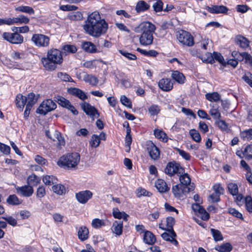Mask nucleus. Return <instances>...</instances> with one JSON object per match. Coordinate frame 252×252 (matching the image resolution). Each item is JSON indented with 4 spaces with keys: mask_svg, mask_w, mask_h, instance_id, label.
<instances>
[{
    "mask_svg": "<svg viewBox=\"0 0 252 252\" xmlns=\"http://www.w3.org/2000/svg\"><path fill=\"white\" fill-rule=\"evenodd\" d=\"M213 190L215 193L220 196L224 192V189L220 183H216L213 186Z\"/></svg>",
    "mask_w": 252,
    "mask_h": 252,
    "instance_id": "603ef678",
    "label": "nucleus"
},
{
    "mask_svg": "<svg viewBox=\"0 0 252 252\" xmlns=\"http://www.w3.org/2000/svg\"><path fill=\"white\" fill-rule=\"evenodd\" d=\"M136 195L138 197H140L142 196L149 197L152 195V193L144 189L139 188L136 189Z\"/></svg>",
    "mask_w": 252,
    "mask_h": 252,
    "instance_id": "4d7b16f0",
    "label": "nucleus"
},
{
    "mask_svg": "<svg viewBox=\"0 0 252 252\" xmlns=\"http://www.w3.org/2000/svg\"><path fill=\"white\" fill-rule=\"evenodd\" d=\"M100 141L99 140L98 136L96 134H93L92 136L90 145L92 147L96 148L100 144Z\"/></svg>",
    "mask_w": 252,
    "mask_h": 252,
    "instance_id": "864d4df0",
    "label": "nucleus"
},
{
    "mask_svg": "<svg viewBox=\"0 0 252 252\" xmlns=\"http://www.w3.org/2000/svg\"><path fill=\"white\" fill-rule=\"evenodd\" d=\"M180 175V185H183L187 187H190L191 185H193V183H191V180L189 175L187 173L179 174Z\"/></svg>",
    "mask_w": 252,
    "mask_h": 252,
    "instance_id": "7c9ffc66",
    "label": "nucleus"
},
{
    "mask_svg": "<svg viewBox=\"0 0 252 252\" xmlns=\"http://www.w3.org/2000/svg\"><path fill=\"white\" fill-rule=\"evenodd\" d=\"M105 225L104 220L99 219H94L93 220L92 222V225L94 228H99Z\"/></svg>",
    "mask_w": 252,
    "mask_h": 252,
    "instance_id": "bf43d9fd",
    "label": "nucleus"
},
{
    "mask_svg": "<svg viewBox=\"0 0 252 252\" xmlns=\"http://www.w3.org/2000/svg\"><path fill=\"white\" fill-rule=\"evenodd\" d=\"M67 92L70 95L78 97L83 101L88 98L87 95L86 94L85 92L77 88H69L67 89Z\"/></svg>",
    "mask_w": 252,
    "mask_h": 252,
    "instance_id": "f3484780",
    "label": "nucleus"
},
{
    "mask_svg": "<svg viewBox=\"0 0 252 252\" xmlns=\"http://www.w3.org/2000/svg\"><path fill=\"white\" fill-rule=\"evenodd\" d=\"M209 114L213 119L217 120L221 117L220 113L219 110V106L217 104H214L209 111Z\"/></svg>",
    "mask_w": 252,
    "mask_h": 252,
    "instance_id": "72a5a7b5",
    "label": "nucleus"
},
{
    "mask_svg": "<svg viewBox=\"0 0 252 252\" xmlns=\"http://www.w3.org/2000/svg\"><path fill=\"white\" fill-rule=\"evenodd\" d=\"M229 192L232 195H237L238 193V188L236 184L233 183H229L227 185Z\"/></svg>",
    "mask_w": 252,
    "mask_h": 252,
    "instance_id": "de8ad7c7",
    "label": "nucleus"
},
{
    "mask_svg": "<svg viewBox=\"0 0 252 252\" xmlns=\"http://www.w3.org/2000/svg\"><path fill=\"white\" fill-rule=\"evenodd\" d=\"M246 210L249 213H252V198L250 196H247L245 199Z\"/></svg>",
    "mask_w": 252,
    "mask_h": 252,
    "instance_id": "052dcab7",
    "label": "nucleus"
},
{
    "mask_svg": "<svg viewBox=\"0 0 252 252\" xmlns=\"http://www.w3.org/2000/svg\"><path fill=\"white\" fill-rule=\"evenodd\" d=\"M6 201L9 204L13 205H17L21 204V201L15 194L10 195L7 198Z\"/></svg>",
    "mask_w": 252,
    "mask_h": 252,
    "instance_id": "c03bdc74",
    "label": "nucleus"
},
{
    "mask_svg": "<svg viewBox=\"0 0 252 252\" xmlns=\"http://www.w3.org/2000/svg\"><path fill=\"white\" fill-rule=\"evenodd\" d=\"M44 183L48 186H51L57 183V179L54 176L46 175L43 178Z\"/></svg>",
    "mask_w": 252,
    "mask_h": 252,
    "instance_id": "ea45409f",
    "label": "nucleus"
},
{
    "mask_svg": "<svg viewBox=\"0 0 252 252\" xmlns=\"http://www.w3.org/2000/svg\"><path fill=\"white\" fill-rule=\"evenodd\" d=\"M27 99V103L33 105L37 101V99L35 98L34 93H30L26 96Z\"/></svg>",
    "mask_w": 252,
    "mask_h": 252,
    "instance_id": "0e129e2a",
    "label": "nucleus"
},
{
    "mask_svg": "<svg viewBox=\"0 0 252 252\" xmlns=\"http://www.w3.org/2000/svg\"><path fill=\"white\" fill-rule=\"evenodd\" d=\"M81 107L84 112L91 117L93 118L95 115H97V117L99 116V113L97 110L94 106H91L89 103L84 102L81 104Z\"/></svg>",
    "mask_w": 252,
    "mask_h": 252,
    "instance_id": "4468645a",
    "label": "nucleus"
},
{
    "mask_svg": "<svg viewBox=\"0 0 252 252\" xmlns=\"http://www.w3.org/2000/svg\"><path fill=\"white\" fill-rule=\"evenodd\" d=\"M89 230L86 226H81L78 231V236L79 239L84 241L88 238Z\"/></svg>",
    "mask_w": 252,
    "mask_h": 252,
    "instance_id": "c756f323",
    "label": "nucleus"
},
{
    "mask_svg": "<svg viewBox=\"0 0 252 252\" xmlns=\"http://www.w3.org/2000/svg\"><path fill=\"white\" fill-rule=\"evenodd\" d=\"M136 50L141 54L147 57H155L158 54V53L154 50L146 51L140 48H138Z\"/></svg>",
    "mask_w": 252,
    "mask_h": 252,
    "instance_id": "4c0bfd02",
    "label": "nucleus"
},
{
    "mask_svg": "<svg viewBox=\"0 0 252 252\" xmlns=\"http://www.w3.org/2000/svg\"><path fill=\"white\" fill-rule=\"evenodd\" d=\"M153 7L155 12H160L163 10V2L161 0H158L153 4Z\"/></svg>",
    "mask_w": 252,
    "mask_h": 252,
    "instance_id": "338daca9",
    "label": "nucleus"
},
{
    "mask_svg": "<svg viewBox=\"0 0 252 252\" xmlns=\"http://www.w3.org/2000/svg\"><path fill=\"white\" fill-rule=\"evenodd\" d=\"M40 181V179L35 174L29 176L27 179L28 183L33 186H36Z\"/></svg>",
    "mask_w": 252,
    "mask_h": 252,
    "instance_id": "49530a36",
    "label": "nucleus"
},
{
    "mask_svg": "<svg viewBox=\"0 0 252 252\" xmlns=\"http://www.w3.org/2000/svg\"><path fill=\"white\" fill-rule=\"evenodd\" d=\"M195 186L193 185L190 187H187L183 185L178 184L173 186L172 188V191L176 198H180L183 194L192 191L194 189Z\"/></svg>",
    "mask_w": 252,
    "mask_h": 252,
    "instance_id": "0eeeda50",
    "label": "nucleus"
},
{
    "mask_svg": "<svg viewBox=\"0 0 252 252\" xmlns=\"http://www.w3.org/2000/svg\"><path fill=\"white\" fill-rule=\"evenodd\" d=\"M216 123L222 130L227 132L229 130L228 125L224 121L219 119L216 120Z\"/></svg>",
    "mask_w": 252,
    "mask_h": 252,
    "instance_id": "6e6d98bb",
    "label": "nucleus"
},
{
    "mask_svg": "<svg viewBox=\"0 0 252 252\" xmlns=\"http://www.w3.org/2000/svg\"><path fill=\"white\" fill-rule=\"evenodd\" d=\"M208 201L211 203H217L220 201V196L216 193H212L209 195Z\"/></svg>",
    "mask_w": 252,
    "mask_h": 252,
    "instance_id": "69168bd1",
    "label": "nucleus"
},
{
    "mask_svg": "<svg viewBox=\"0 0 252 252\" xmlns=\"http://www.w3.org/2000/svg\"><path fill=\"white\" fill-rule=\"evenodd\" d=\"M137 29L142 32L139 37L140 43L144 46L152 44L154 39L153 33L156 30L155 26L150 22H144L139 25Z\"/></svg>",
    "mask_w": 252,
    "mask_h": 252,
    "instance_id": "7ed1b4c3",
    "label": "nucleus"
},
{
    "mask_svg": "<svg viewBox=\"0 0 252 252\" xmlns=\"http://www.w3.org/2000/svg\"><path fill=\"white\" fill-rule=\"evenodd\" d=\"M82 48L86 52L94 53L97 52V48L94 44L91 42H83L81 45Z\"/></svg>",
    "mask_w": 252,
    "mask_h": 252,
    "instance_id": "393cba45",
    "label": "nucleus"
},
{
    "mask_svg": "<svg viewBox=\"0 0 252 252\" xmlns=\"http://www.w3.org/2000/svg\"><path fill=\"white\" fill-rule=\"evenodd\" d=\"M206 9L212 13H226L228 8L223 5H213L212 7L207 6Z\"/></svg>",
    "mask_w": 252,
    "mask_h": 252,
    "instance_id": "aec40b11",
    "label": "nucleus"
},
{
    "mask_svg": "<svg viewBox=\"0 0 252 252\" xmlns=\"http://www.w3.org/2000/svg\"><path fill=\"white\" fill-rule=\"evenodd\" d=\"M83 80L92 86H96L98 83V79L92 74H86L83 77Z\"/></svg>",
    "mask_w": 252,
    "mask_h": 252,
    "instance_id": "c85d7f7f",
    "label": "nucleus"
},
{
    "mask_svg": "<svg viewBox=\"0 0 252 252\" xmlns=\"http://www.w3.org/2000/svg\"><path fill=\"white\" fill-rule=\"evenodd\" d=\"M192 209L196 215V217L193 218V220L202 227L204 228L205 209L199 204H192Z\"/></svg>",
    "mask_w": 252,
    "mask_h": 252,
    "instance_id": "423d86ee",
    "label": "nucleus"
},
{
    "mask_svg": "<svg viewBox=\"0 0 252 252\" xmlns=\"http://www.w3.org/2000/svg\"><path fill=\"white\" fill-rule=\"evenodd\" d=\"M228 212L233 217H235L238 219H240L242 220H244L243 215L239 212L238 210L233 208H229L228 209Z\"/></svg>",
    "mask_w": 252,
    "mask_h": 252,
    "instance_id": "5fc2aeb1",
    "label": "nucleus"
},
{
    "mask_svg": "<svg viewBox=\"0 0 252 252\" xmlns=\"http://www.w3.org/2000/svg\"><path fill=\"white\" fill-rule=\"evenodd\" d=\"M156 241L155 236L149 231H145L143 235V241L148 245H153Z\"/></svg>",
    "mask_w": 252,
    "mask_h": 252,
    "instance_id": "bb28decb",
    "label": "nucleus"
},
{
    "mask_svg": "<svg viewBox=\"0 0 252 252\" xmlns=\"http://www.w3.org/2000/svg\"><path fill=\"white\" fill-rule=\"evenodd\" d=\"M206 56L207 57V58L206 59V63H212L215 59L223 66H226V62H225L223 56L220 53L214 52L213 56L211 53H207L206 54Z\"/></svg>",
    "mask_w": 252,
    "mask_h": 252,
    "instance_id": "2eb2a0df",
    "label": "nucleus"
},
{
    "mask_svg": "<svg viewBox=\"0 0 252 252\" xmlns=\"http://www.w3.org/2000/svg\"><path fill=\"white\" fill-rule=\"evenodd\" d=\"M80 155L77 153L68 154L60 158L58 161L59 166L67 169L76 167L80 161Z\"/></svg>",
    "mask_w": 252,
    "mask_h": 252,
    "instance_id": "20e7f679",
    "label": "nucleus"
},
{
    "mask_svg": "<svg viewBox=\"0 0 252 252\" xmlns=\"http://www.w3.org/2000/svg\"><path fill=\"white\" fill-rule=\"evenodd\" d=\"M56 101L59 105L62 107L65 108L70 111L74 115L78 114V111L71 104L70 102L61 96H58L56 97Z\"/></svg>",
    "mask_w": 252,
    "mask_h": 252,
    "instance_id": "f8f14e48",
    "label": "nucleus"
},
{
    "mask_svg": "<svg viewBox=\"0 0 252 252\" xmlns=\"http://www.w3.org/2000/svg\"><path fill=\"white\" fill-rule=\"evenodd\" d=\"M243 156L247 159L252 158V145H248L245 148L243 152Z\"/></svg>",
    "mask_w": 252,
    "mask_h": 252,
    "instance_id": "13d9d810",
    "label": "nucleus"
},
{
    "mask_svg": "<svg viewBox=\"0 0 252 252\" xmlns=\"http://www.w3.org/2000/svg\"><path fill=\"white\" fill-rule=\"evenodd\" d=\"M154 135L157 138L162 140L163 141H167V136L166 134L162 130L156 129L154 130Z\"/></svg>",
    "mask_w": 252,
    "mask_h": 252,
    "instance_id": "a19ab883",
    "label": "nucleus"
},
{
    "mask_svg": "<svg viewBox=\"0 0 252 252\" xmlns=\"http://www.w3.org/2000/svg\"><path fill=\"white\" fill-rule=\"evenodd\" d=\"M148 152L152 159L156 160L159 157L160 152L158 148L153 143L150 142L147 147Z\"/></svg>",
    "mask_w": 252,
    "mask_h": 252,
    "instance_id": "dca6fc26",
    "label": "nucleus"
},
{
    "mask_svg": "<svg viewBox=\"0 0 252 252\" xmlns=\"http://www.w3.org/2000/svg\"><path fill=\"white\" fill-rule=\"evenodd\" d=\"M27 101V97L24 96L21 94H19L16 95L15 99V103L17 107L20 111H22Z\"/></svg>",
    "mask_w": 252,
    "mask_h": 252,
    "instance_id": "412c9836",
    "label": "nucleus"
},
{
    "mask_svg": "<svg viewBox=\"0 0 252 252\" xmlns=\"http://www.w3.org/2000/svg\"><path fill=\"white\" fill-rule=\"evenodd\" d=\"M3 39L12 44H19L23 42L24 37L17 31L11 33L4 32L2 33Z\"/></svg>",
    "mask_w": 252,
    "mask_h": 252,
    "instance_id": "1a4fd4ad",
    "label": "nucleus"
},
{
    "mask_svg": "<svg viewBox=\"0 0 252 252\" xmlns=\"http://www.w3.org/2000/svg\"><path fill=\"white\" fill-rule=\"evenodd\" d=\"M62 50L65 54L75 53L77 51L76 46L72 45H65L62 47Z\"/></svg>",
    "mask_w": 252,
    "mask_h": 252,
    "instance_id": "09e8293b",
    "label": "nucleus"
},
{
    "mask_svg": "<svg viewBox=\"0 0 252 252\" xmlns=\"http://www.w3.org/2000/svg\"><path fill=\"white\" fill-rule=\"evenodd\" d=\"M168 232H164L161 234V237L165 241H169L173 245L176 246L178 244V241L175 239L176 237V234L175 233V235L172 234L169 229H166Z\"/></svg>",
    "mask_w": 252,
    "mask_h": 252,
    "instance_id": "4be33fe9",
    "label": "nucleus"
},
{
    "mask_svg": "<svg viewBox=\"0 0 252 252\" xmlns=\"http://www.w3.org/2000/svg\"><path fill=\"white\" fill-rule=\"evenodd\" d=\"M173 83L170 79L162 78L160 79L158 83L159 88L165 92H169L173 89Z\"/></svg>",
    "mask_w": 252,
    "mask_h": 252,
    "instance_id": "a211bd4d",
    "label": "nucleus"
},
{
    "mask_svg": "<svg viewBox=\"0 0 252 252\" xmlns=\"http://www.w3.org/2000/svg\"><path fill=\"white\" fill-rule=\"evenodd\" d=\"M150 8V5L143 0L138 1L136 5L135 9L137 13L147 10Z\"/></svg>",
    "mask_w": 252,
    "mask_h": 252,
    "instance_id": "473e14b6",
    "label": "nucleus"
},
{
    "mask_svg": "<svg viewBox=\"0 0 252 252\" xmlns=\"http://www.w3.org/2000/svg\"><path fill=\"white\" fill-rule=\"evenodd\" d=\"M210 231L215 241H220L223 240V236L219 230L211 228Z\"/></svg>",
    "mask_w": 252,
    "mask_h": 252,
    "instance_id": "a18cd8bd",
    "label": "nucleus"
},
{
    "mask_svg": "<svg viewBox=\"0 0 252 252\" xmlns=\"http://www.w3.org/2000/svg\"><path fill=\"white\" fill-rule=\"evenodd\" d=\"M77 201L82 204H85L93 196V193L89 190L80 191L76 193Z\"/></svg>",
    "mask_w": 252,
    "mask_h": 252,
    "instance_id": "ddd939ff",
    "label": "nucleus"
},
{
    "mask_svg": "<svg viewBox=\"0 0 252 252\" xmlns=\"http://www.w3.org/2000/svg\"><path fill=\"white\" fill-rule=\"evenodd\" d=\"M113 215L115 218L118 219H123L125 221H127L129 217V216L125 212H120L117 208L113 210Z\"/></svg>",
    "mask_w": 252,
    "mask_h": 252,
    "instance_id": "c9c22d12",
    "label": "nucleus"
},
{
    "mask_svg": "<svg viewBox=\"0 0 252 252\" xmlns=\"http://www.w3.org/2000/svg\"><path fill=\"white\" fill-rule=\"evenodd\" d=\"M220 98V94L217 92L206 94V99L211 102H218Z\"/></svg>",
    "mask_w": 252,
    "mask_h": 252,
    "instance_id": "f704fd0d",
    "label": "nucleus"
},
{
    "mask_svg": "<svg viewBox=\"0 0 252 252\" xmlns=\"http://www.w3.org/2000/svg\"><path fill=\"white\" fill-rule=\"evenodd\" d=\"M240 137L243 140H250L252 139V128L245 130L240 133Z\"/></svg>",
    "mask_w": 252,
    "mask_h": 252,
    "instance_id": "79ce46f5",
    "label": "nucleus"
},
{
    "mask_svg": "<svg viewBox=\"0 0 252 252\" xmlns=\"http://www.w3.org/2000/svg\"><path fill=\"white\" fill-rule=\"evenodd\" d=\"M165 173L170 176L176 174L179 175L183 173L184 169L176 162H169L165 168Z\"/></svg>",
    "mask_w": 252,
    "mask_h": 252,
    "instance_id": "9b49d317",
    "label": "nucleus"
},
{
    "mask_svg": "<svg viewBox=\"0 0 252 252\" xmlns=\"http://www.w3.org/2000/svg\"><path fill=\"white\" fill-rule=\"evenodd\" d=\"M123 227V222L121 220L115 221L111 228L112 232L118 236L122 234Z\"/></svg>",
    "mask_w": 252,
    "mask_h": 252,
    "instance_id": "b1692460",
    "label": "nucleus"
},
{
    "mask_svg": "<svg viewBox=\"0 0 252 252\" xmlns=\"http://www.w3.org/2000/svg\"><path fill=\"white\" fill-rule=\"evenodd\" d=\"M17 192L25 197H30L33 193V189L32 186L25 185L16 188Z\"/></svg>",
    "mask_w": 252,
    "mask_h": 252,
    "instance_id": "6ab92c4d",
    "label": "nucleus"
},
{
    "mask_svg": "<svg viewBox=\"0 0 252 252\" xmlns=\"http://www.w3.org/2000/svg\"><path fill=\"white\" fill-rule=\"evenodd\" d=\"M63 61L62 52L57 49L52 48L47 53L46 57L41 58V61L43 66L49 70H54L57 64H60Z\"/></svg>",
    "mask_w": 252,
    "mask_h": 252,
    "instance_id": "f03ea898",
    "label": "nucleus"
},
{
    "mask_svg": "<svg viewBox=\"0 0 252 252\" xmlns=\"http://www.w3.org/2000/svg\"><path fill=\"white\" fill-rule=\"evenodd\" d=\"M215 250L220 252H230L232 246L229 243H225L216 246Z\"/></svg>",
    "mask_w": 252,
    "mask_h": 252,
    "instance_id": "2f4dec72",
    "label": "nucleus"
},
{
    "mask_svg": "<svg viewBox=\"0 0 252 252\" xmlns=\"http://www.w3.org/2000/svg\"><path fill=\"white\" fill-rule=\"evenodd\" d=\"M108 28L107 23L104 19L101 18L99 13L97 11L89 14L83 25L85 32L96 38L105 34Z\"/></svg>",
    "mask_w": 252,
    "mask_h": 252,
    "instance_id": "f257e3e1",
    "label": "nucleus"
},
{
    "mask_svg": "<svg viewBox=\"0 0 252 252\" xmlns=\"http://www.w3.org/2000/svg\"><path fill=\"white\" fill-rule=\"evenodd\" d=\"M56 104L51 99L44 100L36 110V113L46 115L49 112L54 110L56 108Z\"/></svg>",
    "mask_w": 252,
    "mask_h": 252,
    "instance_id": "6e6552de",
    "label": "nucleus"
},
{
    "mask_svg": "<svg viewBox=\"0 0 252 252\" xmlns=\"http://www.w3.org/2000/svg\"><path fill=\"white\" fill-rule=\"evenodd\" d=\"M15 10L21 12L28 13L29 14H33L34 13V10L33 9L29 6L21 5L15 8Z\"/></svg>",
    "mask_w": 252,
    "mask_h": 252,
    "instance_id": "58836bf2",
    "label": "nucleus"
},
{
    "mask_svg": "<svg viewBox=\"0 0 252 252\" xmlns=\"http://www.w3.org/2000/svg\"><path fill=\"white\" fill-rule=\"evenodd\" d=\"M12 24H27L29 22V19L23 15H20L18 17L12 18Z\"/></svg>",
    "mask_w": 252,
    "mask_h": 252,
    "instance_id": "e433bc0d",
    "label": "nucleus"
},
{
    "mask_svg": "<svg viewBox=\"0 0 252 252\" xmlns=\"http://www.w3.org/2000/svg\"><path fill=\"white\" fill-rule=\"evenodd\" d=\"M31 40L37 47H46L49 44L50 38L45 35L36 33L33 34Z\"/></svg>",
    "mask_w": 252,
    "mask_h": 252,
    "instance_id": "9d476101",
    "label": "nucleus"
},
{
    "mask_svg": "<svg viewBox=\"0 0 252 252\" xmlns=\"http://www.w3.org/2000/svg\"><path fill=\"white\" fill-rule=\"evenodd\" d=\"M155 187L159 192L161 193L166 192L169 190V188L167 186L166 182L162 179H158L156 181Z\"/></svg>",
    "mask_w": 252,
    "mask_h": 252,
    "instance_id": "a878e982",
    "label": "nucleus"
},
{
    "mask_svg": "<svg viewBox=\"0 0 252 252\" xmlns=\"http://www.w3.org/2000/svg\"><path fill=\"white\" fill-rule=\"evenodd\" d=\"M52 190L54 192L59 195H62L65 191V187L61 184L54 185L52 187Z\"/></svg>",
    "mask_w": 252,
    "mask_h": 252,
    "instance_id": "8fccbe9b",
    "label": "nucleus"
},
{
    "mask_svg": "<svg viewBox=\"0 0 252 252\" xmlns=\"http://www.w3.org/2000/svg\"><path fill=\"white\" fill-rule=\"evenodd\" d=\"M160 111V107L158 105L152 104L148 108V112L152 116L157 115Z\"/></svg>",
    "mask_w": 252,
    "mask_h": 252,
    "instance_id": "37998d69",
    "label": "nucleus"
},
{
    "mask_svg": "<svg viewBox=\"0 0 252 252\" xmlns=\"http://www.w3.org/2000/svg\"><path fill=\"white\" fill-rule=\"evenodd\" d=\"M177 38L183 45L191 47L194 44V38L188 32L180 30L177 32Z\"/></svg>",
    "mask_w": 252,
    "mask_h": 252,
    "instance_id": "39448f33",
    "label": "nucleus"
},
{
    "mask_svg": "<svg viewBox=\"0 0 252 252\" xmlns=\"http://www.w3.org/2000/svg\"><path fill=\"white\" fill-rule=\"evenodd\" d=\"M245 59V63L252 66V56L247 52H243L242 60Z\"/></svg>",
    "mask_w": 252,
    "mask_h": 252,
    "instance_id": "774afa93",
    "label": "nucleus"
},
{
    "mask_svg": "<svg viewBox=\"0 0 252 252\" xmlns=\"http://www.w3.org/2000/svg\"><path fill=\"white\" fill-rule=\"evenodd\" d=\"M189 134L192 138L196 142H198L201 140V137L199 132L195 129H191L189 131Z\"/></svg>",
    "mask_w": 252,
    "mask_h": 252,
    "instance_id": "680f3d73",
    "label": "nucleus"
},
{
    "mask_svg": "<svg viewBox=\"0 0 252 252\" xmlns=\"http://www.w3.org/2000/svg\"><path fill=\"white\" fill-rule=\"evenodd\" d=\"M171 77L179 84L184 83L186 80L184 74L177 70L172 71Z\"/></svg>",
    "mask_w": 252,
    "mask_h": 252,
    "instance_id": "cd10ccee",
    "label": "nucleus"
},
{
    "mask_svg": "<svg viewBox=\"0 0 252 252\" xmlns=\"http://www.w3.org/2000/svg\"><path fill=\"white\" fill-rule=\"evenodd\" d=\"M235 43L243 49L247 48L249 46L250 42L246 37L238 35L235 38Z\"/></svg>",
    "mask_w": 252,
    "mask_h": 252,
    "instance_id": "5701e85b",
    "label": "nucleus"
},
{
    "mask_svg": "<svg viewBox=\"0 0 252 252\" xmlns=\"http://www.w3.org/2000/svg\"><path fill=\"white\" fill-rule=\"evenodd\" d=\"M120 101L121 103L128 108L132 107V103L130 100L126 96L123 95L121 96Z\"/></svg>",
    "mask_w": 252,
    "mask_h": 252,
    "instance_id": "e2e57ef3",
    "label": "nucleus"
},
{
    "mask_svg": "<svg viewBox=\"0 0 252 252\" xmlns=\"http://www.w3.org/2000/svg\"><path fill=\"white\" fill-rule=\"evenodd\" d=\"M175 223V220L174 218L172 217H168L166 218V226L168 227L167 229H169L172 234L175 235V232L173 230V227Z\"/></svg>",
    "mask_w": 252,
    "mask_h": 252,
    "instance_id": "3c124183",
    "label": "nucleus"
}]
</instances>
